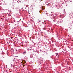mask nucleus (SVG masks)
Returning a JSON list of instances; mask_svg holds the SVG:
<instances>
[{"instance_id": "nucleus-1", "label": "nucleus", "mask_w": 73, "mask_h": 73, "mask_svg": "<svg viewBox=\"0 0 73 73\" xmlns=\"http://www.w3.org/2000/svg\"><path fill=\"white\" fill-rule=\"evenodd\" d=\"M44 16L46 17H48V14L46 13V14L44 15Z\"/></svg>"}, {"instance_id": "nucleus-2", "label": "nucleus", "mask_w": 73, "mask_h": 73, "mask_svg": "<svg viewBox=\"0 0 73 73\" xmlns=\"http://www.w3.org/2000/svg\"><path fill=\"white\" fill-rule=\"evenodd\" d=\"M27 53V52L26 51H25L24 52H23V54H26V53Z\"/></svg>"}, {"instance_id": "nucleus-3", "label": "nucleus", "mask_w": 73, "mask_h": 73, "mask_svg": "<svg viewBox=\"0 0 73 73\" xmlns=\"http://www.w3.org/2000/svg\"><path fill=\"white\" fill-rule=\"evenodd\" d=\"M58 53H57V54H56V56H57V55H58Z\"/></svg>"}, {"instance_id": "nucleus-4", "label": "nucleus", "mask_w": 73, "mask_h": 73, "mask_svg": "<svg viewBox=\"0 0 73 73\" xmlns=\"http://www.w3.org/2000/svg\"><path fill=\"white\" fill-rule=\"evenodd\" d=\"M22 46H23V45H22Z\"/></svg>"}, {"instance_id": "nucleus-5", "label": "nucleus", "mask_w": 73, "mask_h": 73, "mask_svg": "<svg viewBox=\"0 0 73 73\" xmlns=\"http://www.w3.org/2000/svg\"><path fill=\"white\" fill-rule=\"evenodd\" d=\"M23 66H25V65H24Z\"/></svg>"}, {"instance_id": "nucleus-6", "label": "nucleus", "mask_w": 73, "mask_h": 73, "mask_svg": "<svg viewBox=\"0 0 73 73\" xmlns=\"http://www.w3.org/2000/svg\"><path fill=\"white\" fill-rule=\"evenodd\" d=\"M45 24H46V23H45Z\"/></svg>"}]
</instances>
